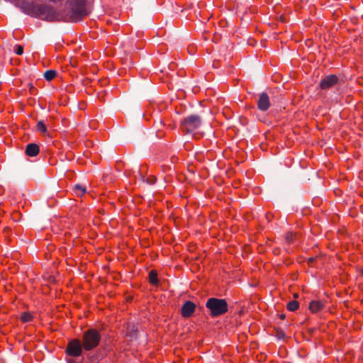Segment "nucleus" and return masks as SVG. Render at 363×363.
Returning <instances> with one entry per match:
<instances>
[{"mask_svg": "<svg viewBox=\"0 0 363 363\" xmlns=\"http://www.w3.org/2000/svg\"><path fill=\"white\" fill-rule=\"evenodd\" d=\"M40 147L35 143H29L27 145L25 153L28 157H35L39 154Z\"/></svg>", "mask_w": 363, "mask_h": 363, "instance_id": "nucleus-11", "label": "nucleus"}, {"mask_svg": "<svg viewBox=\"0 0 363 363\" xmlns=\"http://www.w3.org/2000/svg\"><path fill=\"white\" fill-rule=\"evenodd\" d=\"M362 274H363V271H362Z\"/></svg>", "mask_w": 363, "mask_h": 363, "instance_id": "nucleus-29", "label": "nucleus"}, {"mask_svg": "<svg viewBox=\"0 0 363 363\" xmlns=\"http://www.w3.org/2000/svg\"><path fill=\"white\" fill-rule=\"evenodd\" d=\"M149 283L153 286H157L160 284V281L157 278V272L155 269H152L148 274Z\"/></svg>", "mask_w": 363, "mask_h": 363, "instance_id": "nucleus-13", "label": "nucleus"}, {"mask_svg": "<svg viewBox=\"0 0 363 363\" xmlns=\"http://www.w3.org/2000/svg\"><path fill=\"white\" fill-rule=\"evenodd\" d=\"M28 87H29V92L31 95H35L36 94V92H37V89L32 84H28Z\"/></svg>", "mask_w": 363, "mask_h": 363, "instance_id": "nucleus-21", "label": "nucleus"}, {"mask_svg": "<svg viewBox=\"0 0 363 363\" xmlns=\"http://www.w3.org/2000/svg\"><path fill=\"white\" fill-rule=\"evenodd\" d=\"M101 340V335L96 328H89L82 334V342L84 350L89 352L96 348Z\"/></svg>", "mask_w": 363, "mask_h": 363, "instance_id": "nucleus-3", "label": "nucleus"}, {"mask_svg": "<svg viewBox=\"0 0 363 363\" xmlns=\"http://www.w3.org/2000/svg\"><path fill=\"white\" fill-rule=\"evenodd\" d=\"M301 3H306L308 0H299Z\"/></svg>", "mask_w": 363, "mask_h": 363, "instance_id": "nucleus-27", "label": "nucleus"}, {"mask_svg": "<svg viewBox=\"0 0 363 363\" xmlns=\"http://www.w3.org/2000/svg\"><path fill=\"white\" fill-rule=\"evenodd\" d=\"M272 252L274 255H279L281 252V249L279 247H275L273 249Z\"/></svg>", "mask_w": 363, "mask_h": 363, "instance_id": "nucleus-23", "label": "nucleus"}, {"mask_svg": "<svg viewBox=\"0 0 363 363\" xmlns=\"http://www.w3.org/2000/svg\"><path fill=\"white\" fill-rule=\"evenodd\" d=\"M196 307V304L194 302L186 301L181 308V315L185 318L191 317L195 312Z\"/></svg>", "mask_w": 363, "mask_h": 363, "instance_id": "nucleus-9", "label": "nucleus"}, {"mask_svg": "<svg viewBox=\"0 0 363 363\" xmlns=\"http://www.w3.org/2000/svg\"><path fill=\"white\" fill-rule=\"evenodd\" d=\"M161 167L162 168V170L164 172H167V170H170V169H171L170 167H167L165 165H162Z\"/></svg>", "mask_w": 363, "mask_h": 363, "instance_id": "nucleus-25", "label": "nucleus"}, {"mask_svg": "<svg viewBox=\"0 0 363 363\" xmlns=\"http://www.w3.org/2000/svg\"><path fill=\"white\" fill-rule=\"evenodd\" d=\"M338 83V77L335 74H329L325 76L320 82V88L323 90L330 89Z\"/></svg>", "mask_w": 363, "mask_h": 363, "instance_id": "nucleus-8", "label": "nucleus"}, {"mask_svg": "<svg viewBox=\"0 0 363 363\" xmlns=\"http://www.w3.org/2000/svg\"><path fill=\"white\" fill-rule=\"evenodd\" d=\"M279 318H280V319L284 320L286 318V315L284 313H281L279 315Z\"/></svg>", "mask_w": 363, "mask_h": 363, "instance_id": "nucleus-26", "label": "nucleus"}, {"mask_svg": "<svg viewBox=\"0 0 363 363\" xmlns=\"http://www.w3.org/2000/svg\"><path fill=\"white\" fill-rule=\"evenodd\" d=\"M257 108L263 112L267 111L271 106L269 96L266 92H262L259 94L257 100Z\"/></svg>", "mask_w": 363, "mask_h": 363, "instance_id": "nucleus-7", "label": "nucleus"}, {"mask_svg": "<svg viewBox=\"0 0 363 363\" xmlns=\"http://www.w3.org/2000/svg\"><path fill=\"white\" fill-rule=\"evenodd\" d=\"M36 129L38 132H40L43 134L47 133V127L43 121H40L37 123Z\"/></svg>", "mask_w": 363, "mask_h": 363, "instance_id": "nucleus-19", "label": "nucleus"}, {"mask_svg": "<svg viewBox=\"0 0 363 363\" xmlns=\"http://www.w3.org/2000/svg\"><path fill=\"white\" fill-rule=\"evenodd\" d=\"M299 307V303L297 301H290L287 305L286 308L290 311H296Z\"/></svg>", "mask_w": 363, "mask_h": 363, "instance_id": "nucleus-17", "label": "nucleus"}, {"mask_svg": "<svg viewBox=\"0 0 363 363\" xmlns=\"http://www.w3.org/2000/svg\"><path fill=\"white\" fill-rule=\"evenodd\" d=\"M137 333L138 330L135 328L133 325H128L126 336H128L132 339H135L137 337Z\"/></svg>", "mask_w": 363, "mask_h": 363, "instance_id": "nucleus-16", "label": "nucleus"}, {"mask_svg": "<svg viewBox=\"0 0 363 363\" xmlns=\"http://www.w3.org/2000/svg\"><path fill=\"white\" fill-rule=\"evenodd\" d=\"M316 257H311L308 259L307 263L309 266L312 267L313 265L314 262L315 261Z\"/></svg>", "mask_w": 363, "mask_h": 363, "instance_id": "nucleus-22", "label": "nucleus"}, {"mask_svg": "<svg viewBox=\"0 0 363 363\" xmlns=\"http://www.w3.org/2000/svg\"><path fill=\"white\" fill-rule=\"evenodd\" d=\"M325 307V303L320 300L312 301L309 303V310L313 313L321 311Z\"/></svg>", "mask_w": 363, "mask_h": 363, "instance_id": "nucleus-10", "label": "nucleus"}, {"mask_svg": "<svg viewBox=\"0 0 363 363\" xmlns=\"http://www.w3.org/2000/svg\"><path fill=\"white\" fill-rule=\"evenodd\" d=\"M84 346L82 341L74 338L68 342L65 349V353L73 357H78L82 355Z\"/></svg>", "mask_w": 363, "mask_h": 363, "instance_id": "nucleus-6", "label": "nucleus"}, {"mask_svg": "<svg viewBox=\"0 0 363 363\" xmlns=\"http://www.w3.org/2000/svg\"><path fill=\"white\" fill-rule=\"evenodd\" d=\"M202 125L201 117L196 114H191L184 118L180 123L182 132L190 134L199 130Z\"/></svg>", "mask_w": 363, "mask_h": 363, "instance_id": "nucleus-5", "label": "nucleus"}, {"mask_svg": "<svg viewBox=\"0 0 363 363\" xmlns=\"http://www.w3.org/2000/svg\"><path fill=\"white\" fill-rule=\"evenodd\" d=\"M13 51L16 55H21L23 52V48L20 45H16L13 48Z\"/></svg>", "mask_w": 363, "mask_h": 363, "instance_id": "nucleus-20", "label": "nucleus"}, {"mask_svg": "<svg viewBox=\"0 0 363 363\" xmlns=\"http://www.w3.org/2000/svg\"><path fill=\"white\" fill-rule=\"evenodd\" d=\"M74 360H73V359L69 360V361L68 362V363H74Z\"/></svg>", "mask_w": 363, "mask_h": 363, "instance_id": "nucleus-28", "label": "nucleus"}, {"mask_svg": "<svg viewBox=\"0 0 363 363\" xmlns=\"http://www.w3.org/2000/svg\"><path fill=\"white\" fill-rule=\"evenodd\" d=\"M301 235L297 232L293 233L291 231H288L284 235L285 241L289 245L295 242V241L299 239Z\"/></svg>", "mask_w": 363, "mask_h": 363, "instance_id": "nucleus-12", "label": "nucleus"}, {"mask_svg": "<svg viewBox=\"0 0 363 363\" xmlns=\"http://www.w3.org/2000/svg\"><path fill=\"white\" fill-rule=\"evenodd\" d=\"M23 12L31 17L49 22L64 21L63 13L46 4H36L33 1L23 3Z\"/></svg>", "mask_w": 363, "mask_h": 363, "instance_id": "nucleus-1", "label": "nucleus"}, {"mask_svg": "<svg viewBox=\"0 0 363 363\" xmlns=\"http://www.w3.org/2000/svg\"><path fill=\"white\" fill-rule=\"evenodd\" d=\"M206 307L209 310L211 317H218L228 312V305L225 299L218 298H209Z\"/></svg>", "mask_w": 363, "mask_h": 363, "instance_id": "nucleus-4", "label": "nucleus"}, {"mask_svg": "<svg viewBox=\"0 0 363 363\" xmlns=\"http://www.w3.org/2000/svg\"><path fill=\"white\" fill-rule=\"evenodd\" d=\"M156 177L154 176H152L150 178L148 179V183L153 184L156 182Z\"/></svg>", "mask_w": 363, "mask_h": 363, "instance_id": "nucleus-24", "label": "nucleus"}, {"mask_svg": "<svg viewBox=\"0 0 363 363\" xmlns=\"http://www.w3.org/2000/svg\"><path fill=\"white\" fill-rule=\"evenodd\" d=\"M34 318L33 315L29 311H25L21 313L20 320L23 323L31 322Z\"/></svg>", "mask_w": 363, "mask_h": 363, "instance_id": "nucleus-15", "label": "nucleus"}, {"mask_svg": "<svg viewBox=\"0 0 363 363\" xmlns=\"http://www.w3.org/2000/svg\"><path fill=\"white\" fill-rule=\"evenodd\" d=\"M67 13H63L65 22H79L89 13L86 7V0H67Z\"/></svg>", "mask_w": 363, "mask_h": 363, "instance_id": "nucleus-2", "label": "nucleus"}, {"mask_svg": "<svg viewBox=\"0 0 363 363\" xmlns=\"http://www.w3.org/2000/svg\"><path fill=\"white\" fill-rule=\"evenodd\" d=\"M72 191L76 196H82L86 192V189L85 186L75 184L72 188Z\"/></svg>", "mask_w": 363, "mask_h": 363, "instance_id": "nucleus-14", "label": "nucleus"}, {"mask_svg": "<svg viewBox=\"0 0 363 363\" xmlns=\"http://www.w3.org/2000/svg\"><path fill=\"white\" fill-rule=\"evenodd\" d=\"M57 75V72L55 70L49 69L45 72L44 77L47 81L52 80Z\"/></svg>", "mask_w": 363, "mask_h": 363, "instance_id": "nucleus-18", "label": "nucleus"}]
</instances>
